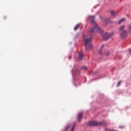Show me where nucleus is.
Wrapping results in <instances>:
<instances>
[{
	"instance_id": "obj_8",
	"label": "nucleus",
	"mask_w": 131,
	"mask_h": 131,
	"mask_svg": "<svg viewBox=\"0 0 131 131\" xmlns=\"http://www.w3.org/2000/svg\"><path fill=\"white\" fill-rule=\"evenodd\" d=\"M118 14V12H116L114 10H112L111 11V16H116V15Z\"/></svg>"
},
{
	"instance_id": "obj_19",
	"label": "nucleus",
	"mask_w": 131,
	"mask_h": 131,
	"mask_svg": "<svg viewBox=\"0 0 131 131\" xmlns=\"http://www.w3.org/2000/svg\"><path fill=\"white\" fill-rule=\"evenodd\" d=\"M129 53L130 55H131V49L129 51Z\"/></svg>"
},
{
	"instance_id": "obj_17",
	"label": "nucleus",
	"mask_w": 131,
	"mask_h": 131,
	"mask_svg": "<svg viewBox=\"0 0 131 131\" xmlns=\"http://www.w3.org/2000/svg\"><path fill=\"white\" fill-rule=\"evenodd\" d=\"M75 128V125H74L71 131H74Z\"/></svg>"
},
{
	"instance_id": "obj_13",
	"label": "nucleus",
	"mask_w": 131,
	"mask_h": 131,
	"mask_svg": "<svg viewBox=\"0 0 131 131\" xmlns=\"http://www.w3.org/2000/svg\"><path fill=\"white\" fill-rule=\"evenodd\" d=\"M79 26H80V24H77L74 28V30L76 31L77 29L79 28Z\"/></svg>"
},
{
	"instance_id": "obj_10",
	"label": "nucleus",
	"mask_w": 131,
	"mask_h": 131,
	"mask_svg": "<svg viewBox=\"0 0 131 131\" xmlns=\"http://www.w3.org/2000/svg\"><path fill=\"white\" fill-rule=\"evenodd\" d=\"M124 29H125V26L124 25H122L119 28V31H124Z\"/></svg>"
},
{
	"instance_id": "obj_15",
	"label": "nucleus",
	"mask_w": 131,
	"mask_h": 131,
	"mask_svg": "<svg viewBox=\"0 0 131 131\" xmlns=\"http://www.w3.org/2000/svg\"><path fill=\"white\" fill-rule=\"evenodd\" d=\"M121 82H122V81H119V82L118 83L117 86H119V85H120V84H121Z\"/></svg>"
},
{
	"instance_id": "obj_9",
	"label": "nucleus",
	"mask_w": 131,
	"mask_h": 131,
	"mask_svg": "<svg viewBox=\"0 0 131 131\" xmlns=\"http://www.w3.org/2000/svg\"><path fill=\"white\" fill-rule=\"evenodd\" d=\"M125 21H126V19H125V18H122V19L119 20V21L118 23V24L120 25V24L125 22Z\"/></svg>"
},
{
	"instance_id": "obj_20",
	"label": "nucleus",
	"mask_w": 131,
	"mask_h": 131,
	"mask_svg": "<svg viewBox=\"0 0 131 131\" xmlns=\"http://www.w3.org/2000/svg\"><path fill=\"white\" fill-rule=\"evenodd\" d=\"M68 128H69V127H68Z\"/></svg>"
},
{
	"instance_id": "obj_16",
	"label": "nucleus",
	"mask_w": 131,
	"mask_h": 131,
	"mask_svg": "<svg viewBox=\"0 0 131 131\" xmlns=\"http://www.w3.org/2000/svg\"><path fill=\"white\" fill-rule=\"evenodd\" d=\"M82 69H84V70H87L88 68L86 67H82Z\"/></svg>"
},
{
	"instance_id": "obj_3",
	"label": "nucleus",
	"mask_w": 131,
	"mask_h": 131,
	"mask_svg": "<svg viewBox=\"0 0 131 131\" xmlns=\"http://www.w3.org/2000/svg\"><path fill=\"white\" fill-rule=\"evenodd\" d=\"M105 124H106V122H105V121H91L89 122V125H90V126H99V125H105Z\"/></svg>"
},
{
	"instance_id": "obj_7",
	"label": "nucleus",
	"mask_w": 131,
	"mask_h": 131,
	"mask_svg": "<svg viewBox=\"0 0 131 131\" xmlns=\"http://www.w3.org/2000/svg\"><path fill=\"white\" fill-rule=\"evenodd\" d=\"M104 21L106 24H108V23H113V21H111L109 18H104Z\"/></svg>"
},
{
	"instance_id": "obj_21",
	"label": "nucleus",
	"mask_w": 131,
	"mask_h": 131,
	"mask_svg": "<svg viewBox=\"0 0 131 131\" xmlns=\"http://www.w3.org/2000/svg\"><path fill=\"white\" fill-rule=\"evenodd\" d=\"M92 18H94V16H92Z\"/></svg>"
},
{
	"instance_id": "obj_5",
	"label": "nucleus",
	"mask_w": 131,
	"mask_h": 131,
	"mask_svg": "<svg viewBox=\"0 0 131 131\" xmlns=\"http://www.w3.org/2000/svg\"><path fill=\"white\" fill-rule=\"evenodd\" d=\"M120 37H121V38H125V37H126V36H127V31L124 30V31H122L120 33Z\"/></svg>"
},
{
	"instance_id": "obj_11",
	"label": "nucleus",
	"mask_w": 131,
	"mask_h": 131,
	"mask_svg": "<svg viewBox=\"0 0 131 131\" xmlns=\"http://www.w3.org/2000/svg\"><path fill=\"white\" fill-rule=\"evenodd\" d=\"M83 58V54L80 53L79 54V60H82V59Z\"/></svg>"
},
{
	"instance_id": "obj_2",
	"label": "nucleus",
	"mask_w": 131,
	"mask_h": 131,
	"mask_svg": "<svg viewBox=\"0 0 131 131\" xmlns=\"http://www.w3.org/2000/svg\"><path fill=\"white\" fill-rule=\"evenodd\" d=\"M91 23H93L94 24V27L90 31V33H93V32H95V31H97V32H100V33H102V32H103V31L101 30L100 27L98 26V24H97V23H96L94 19H92Z\"/></svg>"
},
{
	"instance_id": "obj_14",
	"label": "nucleus",
	"mask_w": 131,
	"mask_h": 131,
	"mask_svg": "<svg viewBox=\"0 0 131 131\" xmlns=\"http://www.w3.org/2000/svg\"><path fill=\"white\" fill-rule=\"evenodd\" d=\"M80 74V72H79V71L78 70H76L75 71V74L76 75H79V74Z\"/></svg>"
},
{
	"instance_id": "obj_1",
	"label": "nucleus",
	"mask_w": 131,
	"mask_h": 131,
	"mask_svg": "<svg viewBox=\"0 0 131 131\" xmlns=\"http://www.w3.org/2000/svg\"><path fill=\"white\" fill-rule=\"evenodd\" d=\"M84 39L85 41V48L86 51H90L91 49H93V45H92V40L93 38L90 37V38H86L84 37Z\"/></svg>"
},
{
	"instance_id": "obj_6",
	"label": "nucleus",
	"mask_w": 131,
	"mask_h": 131,
	"mask_svg": "<svg viewBox=\"0 0 131 131\" xmlns=\"http://www.w3.org/2000/svg\"><path fill=\"white\" fill-rule=\"evenodd\" d=\"M83 115V112H81L79 113V114L78 115V121L80 122L81 119H82V116Z\"/></svg>"
},
{
	"instance_id": "obj_18",
	"label": "nucleus",
	"mask_w": 131,
	"mask_h": 131,
	"mask_svg": "<svg viewBox=\"0 0 131 131\" xmlns=\"http://www.w3.org/2000/svg\"><path fill=\"white\" fill-rule=\"evenodd\" d=\"M109 55H110V52H107L106 53V55H107V56H109Z\"/></svg>"
},
{
	"instance_id": "obj_4",
	"label": "nucleus",
	"mask_w": 131,
	"mask_h": 131,
	"mask_svg": "<svg viewBox=\"0 0 131 131\" xmlns=\"http://www.w3.org/2000/svg\"><path fill=\"white\" fill-rule=\"evenodd\" d=\"M114 35V33H113L108 34V33L106 32L104 35H102V37L104 38V40H107L109 39L110 37L113 36Z\"/></svg>"
},
{
	"instance_id": "obj_12",
	"label": "nucleus",
	"mask_w": 131,
	"mask_h": 131,
	"mask_svg": "<svg viewBox=\"0 0 131 131\" xmlns=\"http://www.w3.org/2000/svg\"><path fill=\"white\" fill-rule=\"evenodd\" d=\"M105 46V45H102L100 48V51H99V54L100 55H102V50H103V49H104V47Z\"/></svg>"
}]
</instances>
